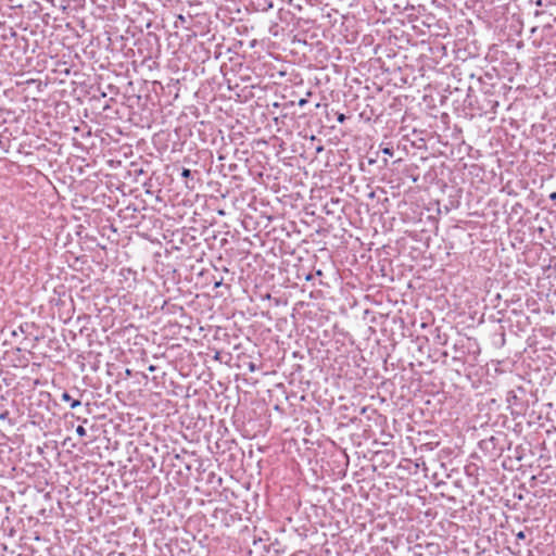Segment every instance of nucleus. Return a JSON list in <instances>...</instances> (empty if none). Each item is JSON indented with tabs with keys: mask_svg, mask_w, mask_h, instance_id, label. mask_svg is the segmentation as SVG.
<instances>
[{
	"mask_svg": "<svg viewBox=\"0 0 556 556\" xmlns=\"http://www.w3.org/2000/svg\"><path fill=\"white\" fill-rule=\"evenodd\" d=\"M148 370H149V371H151V372H153V371H155V370H156V366H154V365H150V366L148 367Z\"/></svg>",
	"mask_w": 556,
	"mask_h": 556,
	"instance_id": "10",
	"label": "nucleus"
},
{
	"mask_svg": "<svg viewBox=\"0 0 556 556\" xmlns=\"http://www.w3.org/2000/svg\"><path fill=\"white\" fill-rule=\"evenodd\" d=\"M186 187L189 188V189H193L194 188L193 186L189 185L188 181L186 182Z\"/></svg>",
	"mask_w": 556,
	"mask_h": 556,
	"instance_id": "12",
	"label": "nucleus"
},
{
	"mask_svg": "<svg viewBox=\"0 0 556 556\" xmlns=\"http://www.w3.org/2000/svg\"><path fill=\"white\" fill-rule=\"evenodd\" d=\"M345 121V115L344 114H339L338 115V122L339 123H343Z\"/></svg>",
	"mask_w": 556,
	"mask_h": 556,
	"instance_id": "7",
	"label": "nucleus"
},
{
	"mask_svg": "<svg viewBox=\"0 0 556 556\" xmlns=\"http://www.w3.org/2000/svg\"><path fill=\"white\" fill-rule=\"evenodd\" d=\"M181 176L188 179L191 176V170L189 168H184L181 172Z\"/></svg>",
	"mask_w": 556,
	"mask_h": 556,
	"instance_id": "3",
	"label": "nucleus"
},
{
	"mask_svg": "<svg viewBox=\"0 0 556 556\" xmlns=\"http://www.w3.org/2000/svg\"><path fill=\"white\" fill-rule=\"evenodd\" d=\"M516 538L517 540H525L526 538V534L523 531H519L517 534H516Z\"/></svg>",
	"mask_w": 556,
	"mask_h": 556,
	"instance_id": "6",
	"label": "nucleus"
},
{
	"mask_svg": "<svg viewBox=\"0 0 556 556\" xmlns=\"http://www.w3.org/2000/svg\"><path fill=\"white\" fill-rule=\"evenodd\" d=\"M549 199L553 200V201L556 200V192L551 193L549 194Z\"/></svg>",
	"mask_w": 556,
	"mask_h": 556,
	"instance_id": "11",
	"label": "nucleus"
},
{
	"mask_svg": "<svg viewBox=\"0 0 556 556\" xmlns=\"http://www.w3.org/2000/svg\"><path fill=\"white\" fill-rule=\"evenodd\" d=\"M222 285H223V280H222V279H220L219 281H215V282H214V287H215V288H218V287H220Z\"/></svg>",
	"mask_w": 556,
	"mask_h": 556,
	"instance_id": "9",
	"label": "nucleus"
},
{
	"mask_svg": "<svg viewBox=\"0 0 556 556\" xmlns=\"http://www.w3.org/2000/svg\"><path fill=\"white\" fill-rule=\"evenodd\" d=\"M76 433L79 435V437H85L87 434V431L86 429L83 427V426H78L76 428Z\"/></svg>",
	"mask_w": 556,
	"mask_h": 556,
	"instance_id": "1",
	"label": "nucleus"
},
{
	"mask_svg": "<svg viewBox=\"0 0 556 556\" xmlns=\"http://www.w3.org/2000/svg\"><path fill=\"white\" fill-rule=\"evenodd\" d=\"M61 399L62 401L68 402V400H71V395L67 392H63Z\"/></svg>",
	"mask_w": 556,
	"mask_h": 556,
	"instance_id": "5",
	"label": "nucleus"
},
{
	"mask_svg": "<svg viewBox=\"0 0 556 556\" xmlns=\"http://www.w3.org/2000/svg\"><path fill=\"white\" fill-rule=\"evenodd\" d=\"M68 403H71V407H72V408H76V407H78V406H80V405H81V403H80V401H79V400H72V399H71V400H68Z\"/></svg>",
	"mask_w": 556,
	"mask_h": 556,
	"instance_id": "2",
	"label": "nucleus"
},
{
	"mask_svg": "<svg viewBox=\"0 0 556 556\" xmlns=\"http://www.w3.org/2000/svg\"><path fill=\"white\" fill-rule=\"evenodd\" d=\"M382 152L387 155L392 156L393 155V149L392 148H383Z\"/></svg>",
	"mask_w": 556,
	"mask_h": 556,
	"instance_id": "4",
	"label": "nucleus"
},
{
	"mask_svg": "<svg viewBox=\"0 0 556 556\" xmlns=\"http://www.w3.org/2000/svg\"><path fill=\"white\" fill-rule=\"evenodd\" d=\"M306 103H307V100H305V99H301V100L299 101V105H300V106H304Z\"/></svg>",
	"mask_w": 556,
	"mask_h": 556,
	"instance_id": "8",
	"label": "nucleus"
}]
</instances>
